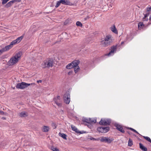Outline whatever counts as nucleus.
<instances>
[{"label": "nucleus", "mask_w": 151, "mask_h": 151, "mask_svg": "<svg viewBox=\"0 0 151 151\" xmlns=\"http://www.w3.org/2000/svg\"><path fill=\"white\" fill-rule=\"evenodd\" d=\"M61 4L65 5L71 6L72 5V3L69 0H60Z\"/></svg>", "instance_id": "11"}, {"label": "nucleus", "mask_w": 151, "mask_h": 151, "mask_svg": "<svg viewBox=\"0 0 151 151\" xmlns=\"http://www.w3.org/2000/svg\"><path fill=\"white\" fill-rule=\"evenodd\" d=\"M76 25L77 26H79L81 27L82 26V24L79 21L77 22H76Z\"/></svg>", "instance_id": "34"}, {"label": "nucleus", "mask_w": 151, "mask_h": 151, "mask_svg": "<svg viewBox=\"0 0 151 151\" xmlns=\"http://www.w3.org/2000/svg\"><path fill=\"white\" fill-rule=\"evenodd\" d=\"M1 50L2 49L0 50V55H1L2 52H4L3 51H1Z\"/></svg>", "instance_id": "45"}, {"label": "nucleus", "mask_w": 151, "mask_h": 151, "mask_svg": "<svg viewBox=\"0 0 151 151\" xmlns=\"http://www.w3.org/2000/svg\"><path fill=\"white\" fill-rule=\"evenodd\" d=\"M89 18V17L88 16H87L86 17L84 18V19L85 21H86L87 19H88Z\"/></svg>", "instance_id": "39"}, {"label": "nucleus", "mask_w": 151, "mask_h": 151, "mask_svg": "<svg viewBox=\"0 0 151 151\" xmlns=\"http://www.w3.org/2000/svg\"><path fill=\"white\" fill-rule=\"evenodd\" d=\"M79 63L80 61L79 60H74L71 63L72 65L73 66V67L75 73H77L80 69L79 66H78Z\"/></svg>", "instance_id": "5"}, {"label": "nucleus", "mask_w": 151, "mask_h": 151, "mask_svg": "<svg viewBox=\"0 0 151 151\" xmlns=\"http://www.w3.org/2000/svg\"><path fill=\"white\" fill-rule=\"evenodd\" d=\"M22 52L19 51L17 53L14 57L11 58L9 61L7 63V65L9 66H12L17 63L20 58Z\"/></svg>", "instance_id": "1"}, {"label": "nucleus", "mask_w": 151, "mask_h": 151, "mask_svg": "<svg viewBox=\"0 0 151 151\" xmlns=\"http://www.w3.org/2000/svg\"><path fill=\"white\" fill-rule=\"evenodd\" d=\"M134 135L136 137V135Z\"/></svg>", "instance_id": "54"}, {"label": "nucleus", "mask_w": 151, "mask_h": 151, "mask_svg": "<svg viewBox=\"0 0 151 151\" xmlns=\"http://www.w3.org/2000/svg\"><path fill=\"white\" fill-rule=\"evenodd\" d=\"M11 3L12 4L13 3L15 2L14 0H12L10 1Z\"/></svg>", "instance_id": "41"}, {"label": "nucleus", "mask_w": 151, "mask_h": 151, "mask_svg": "<svg viewBox=\"0 0 151 151\" xmlns=\"http://www.w3.org/2000/svg\"><path fill=\"white\" fill-rule=\"evenodd\" d=\"M128 129L133 131V132H135V133H136L140 135L137 131H136L135 129H133V128H128Z\"/></svg>", "instance_id": "35"}, {"label": "nucleus", "mask_w": 151, "mask_h": 151, "mask_svg": "<svg viewBox=\"0 0 151 151\" xmlns=\"http://www.w3.org/2000/svg\"><path fill=\"white\" fill-rule=\"evenodd\" d=\"M103 128L102 127H99L97 128V130L99 132L103 133L104 131L103 130Z\"/></svg>", "instance_id": "27"}, {"label": "nucleus", "mask_w": 151, "mask_h": 151, "mask_svg": "<svg viewBox=\"0 0 151 151\" xmlns=\"http://www.w3.org/2000/svg\"><path fill=\"white\" fill-rule=\"evenodd\" d=\"M63 99L64 102L67 104H68L70 102V93L69 92H67L63 96Z\"/></svg>", "instance_id": "7"}, {"label": "nucleus", "mask_w": 151, "mask_h": 151, "mask_svg": "<svg viewBox=\"0 0 151 151\" xmlns=\"http://www.w3.org/2000/svg\"><path fill=\"white\" fill-rule=\"evenodd\" d=\"M1 119L3 120H5L6 119V118L5 117H2Z\"/></svg>", "instance_id": "47"}, {"label": "nucleus", "mask_w": 151, "mask_h": 151, "mask_svg": "<svg viewBox=\"0 0 151 151\" xmlns=\"http://www.w3.org/2000/svg\"><path fill=\"white\" fill-rule=\"evenodd\" d=\"M85 46L84 45H83V46H82V48H83Z\"/></svg>", "instance_id": "53"}, {"label": "nucleus", "mask_w": 151, "mask_h": 151, "mask_svg": "<svg viewBox=\"0 0 151 151\" xmlns=\"http://www.w3.org/2000/svg\"><path fill=\"white\" fill-rule=\"evenodd\" d=\"M112 42L111 40H110V41H106L104 40H102L101 41V44L104 47H106L110 45Z\"/></svg>", "instance_id": "10"}, {"label": "nucleus", "mask_w": 151, "mask_h": 151, "mask_svg": "<svg viewBox=\"0 0 151 151\" xmlns=\"http://www.w3.org/2000/svg\"><path fill=\"white\" fill-rule=\"evenodd\" d=\"M151 11V7H147V12H150Z\"/></svg>", "instance_id": "37"}, {"label": "nucleus", "mask_w": 151, "mask_h": 151, "mask_svg": "<svg viewBox=\"0 0 151 151\" xmlns=\"http://www.w3.org/2000/svg\"><path fill=\"white\" fill-rule=\"evenodd\" d=\"M2 1V5H4L6 4L9 0H1Z\"/></svg>", "instance_id": "36"}, {"label": "nucleus", "mask_w": 151, "mask_h": 151, "mask_svg": "<svg viewBox=\"0 0 151 151\" xmlns=\"http://www.w3.org/2000/svg\"><path fill=\"white\" fill-rule=\"evenodd\" d=\"M12 5V4L11 3L10 1L9 2H8L5 6V7L6 8H7L10 7Z\"/></svg>", "instance_id": "30"}, {"label": "nucleus", "mask_w": 151, "mask_h": 151, "mask_svg": "<svg viewBox=\"0 0 151 151\" xmlns=\"http://www.w3.org/2000/svg\"><path fill=\"white\" fill-rule=\"evenodd\" d=\"M56 99H53V101H54L55 102L56 104L58 106H60L61 105V103H60L59 102V100L56 101Z\"/></svg>", "instance_id": "29"}, {"label": "nucleus", "mask_w": 151, "mask_h": 151, "mask_svg": "<svg viewBox=\"0 0 151 151\" xmlns=\"http://www.w3.org/2000/svg\"><path fill=\"white\" fill-rule=\"evenodd\" d=\"M82 121L84 123H86L90 125L95 123L96 122V119L94 118H85Z\"/></svg>", "instance_id": "8"}, {"label": "nucleus", "mask_w": 151, "mask_h": 151, "mask_svg": "<svg viewBox=\"0 0 151 151\" xmlns=\"http://www.w3.org/2000/svg\"><path fill=\"white\" fill-rule=\"evenodd\" d=\"M59 135L60 136L62 137L64 139H66V137H67V135H66L65 134L60 132L59 133Z\"/></svg>", "instance_id": "24"}, {"label": "nucleus", "mask_w": 151, "mask_h": 151, "mask_svg": "<svg viewBox=\"0 0 151 151\" xmlns=\"http://www.w3.org/2000/svg\"><path fill=\"white\" fill-rule=\"evenodd\" d=\"M12 48V46L10 45H9L7 46H6L5 47L2 48L1 51H3V52H4L9 50Z\"/></svg>", "instance_id": "14"}, {"label": "nucleus", "mask_w": 151, "mask_h": 151, "mask_svg": "<svg viewBox=\"0 0 151 151\" xmlns=\"http://www.w3.org/2000/svg\"><path fill=\"white\" fill-rule=\"evenodd\" d=\"M34 85V83H27L24 82H22L17 83L16 86L17 88L23 89L30 85Z\"/></svg>", "instance_id": "4"}, {"label": "nucleus", "mask_w": 151, "mask_h": 151, "mask_svg": "<svg viewBox=\"0 0 151 151\" xmlns=\"http://www.w3.org/2000/svg\"><path fill=\"white\" fill-rule=\"evenodd\" d=\"M140 135L142 136V137H143V138L147 141L148 142H151V140L150 139V138L148 137L147 136H142V135Z\"/></svg>", "instance_id": "28"}, {"label": "nucleus", "mask_w": 151, "mask_h": 151, "mask_svg": "<svg viewBox=\"0 0 151 151\" xmlns=\"http://www.w3.org/2000/svg\"><path fill=\"white\" fill-rule=\"evenodd\" d=\"M138 141H142V139H140L139 138H138Z\"/></svg>", "instance_id": "48"}, {"label": "nucleus", "mask_w": 151, "mask_h": 151, "mask_svg": "<svg viewBox=\"0 0 151 151\" xmlns=\"http://www.w3.org/2000/svg\"><path fill=\"white\" fill-rule=\"evenodd\" d=\"M56 98H57V99H58L59 100H60V96H58L57 97H55Z\"/></svg>", "instance_id": "44"}, {"label": "nucleus", "mask_w": 151, "mask_h": 151, "mask_svg": "<svg viewBox=\"0 0 151 151\" xmlns=\"http://www.w3.org/2000/svg\"><path fill=\"white\" fill-rule=\"evenodd\" d=\"M61 3V2L60 0L57 1L56 5L55 6V7L57 8L58 7Z\"/></svg>", "instance_id": "32"}, {"label": "nucleus", "mask_w": 151, "mask_h": 151, "mask_svg": "<svg viewBox=\"0 0 151 151\" xmlns=\"http://www.w3.org/2000/svg\"><path fill=\"white\" fill-rule=\"evenodd\" d=\"M49 127L46 126H44L42 129L43 132H47L49 131Z\"/></svg>", "instance_id": "23"}, {"label": "nucleus", "mask_w": 151, "mask_h": 151, "mask_svg": "<svg viewBox=\"0 0 151 151\" xmlns=\"http://www.w3.org/2000/svg\"><path fill=\"white\" fill-rule=\"evenodd\" d=\"M15 2H20L21 1V0H14Z\"/></svg>", "instance_id": "40"}, {"label": "nucleus", "mask_w": 151, "mask_h": 151, "mask_svg": "<svg viewBox=\"0 0 151 151\" xmlns=\"http://www.w3.org/2000/svg\"><path fill=\"white\" fill-rule=\"evenodd\" d=\"M117 45H113L111 47V50L106 55H108L109 56L113 55L115 52H116L117 50Z\"/></svg>", "instance_id": "9"}, {"label": "nucleus", "mask_w": 151, "mask_h": 151, "mask_svg": "<svg viewBox=\"0 0 151 151\" xmlns=\"http://www.w3.org/2000/svg\"><path fill=\"white\" fill-rule=\"evenodd\" d=\"M19 116L21 117H25L28 116V114L25 111H22L19 113Z\"/></svg>", "instance_id": "15"}, {"label": "nucleus", "mask_w": 151, "mask_h": 151, "mask_svg": "<svg viewBox=\"0 0 151 151\" xmlns=\"http://www.w3.org/2000/svg\"><path fill=\"white\" fill-rule=\"evenodd\" d=\"M150 13L148 12L147 13H146L145 14H144V17L142 18V21H147L148 20V19L147 17L149 15Z\"/></svg>", "instance_id": "16"}, {"label": "nucleus", "mask_w": 151, "mask_h": 151, "mask_svg": "<svg viewBox=\"0 0 151 151\" xmlns=\"http://www.w3.org/2000/svg\"><path fill=\"white\" fill-rule=\"evenodd\" d=\"M127 132L129 134H132L131 132H130V131H128Z\"/></svg>", "instance_id": "46"}, {"label": "nucleus", "mask_w": 151, "mask_h": 151, "mask_svg": "<svg viewBox=\"0 0 151 151\" xmlns=\"http://www.w3.org/2000/svg\"><path fill=\"white\" fill-rule=\"evenodd\" d=\"M111 31L115 33H117V29H116L115 26L114 25L113 27H111Z\"/></svg>", "instance_id": "22"}, {"label": "nucleus", "mask_w": 151, "mask_h": 151, "mask_svg": "<svg viewBox=\"0 0 151 151\" xmlns=\"http://www.w3.org/2000/svg\"><path fill=\"white\" fill-rule=\"evenodd\" d=\"M111 123V120L109 119H102L99 122L100 125L104 126L109 125Z\"/></svg>", "instance_id": "6"}, {"label": "nucleus", "mask_w": 151, "mask_h": 151, "mask_svg": "<svg viewBox=\"0 0 151 151\" xmlns=\"http://www.w3.org/2000/svg\"><path fill=\"white\" fill-rule=\"evenodd\" d=\"M128 142H132V140L131 139H129Z\"/></svg>", "instance_id": "49"}, {"label": "nucleus", "mask_w": 151, "mask_h": 151, "mask_svg": "<svg viewBox=\"0 0 151 151\" xmlns=\"http://www.w3.org/2000/svg\"><path fill=\"white\" fill-rule=\"evenodd\" d=\"M42 81L41 80H39L37 81V82L38 83H41Z\"/></svg>", "instance_id": "43"}, {"label": "nucleus", "mask_w": 151, "mask_h": 151, "mask_svg": "<svg viewBox=\"0 0 151 151\" xmlns=\"http://www.w3.org/2000/svg\"><path fill=\"white\" fill-rule=\"evenodd\" d=\"M73 65H72L71 63H69L68 64L67 66H66V68L67 69H70L71 68H73Z\"/></svg>", "instance_id": "25"}, {"label": "nucleus", "mask_w": 151, "mask_h": 151, "mask_svg": "<svg viewBox=\"0 0 151 151\" xmlns=\"http://www.w3.org/2000/svg\"><path fill=\"white\" fill-rule=\"evenodd\" d=\"M139 147L143 151H147V148L141 143H139Z\"/></svg>", "instance_id": "18"}, {"label": "nucleus", "mask_w": 151, "mask_h": 151, "mask_svg": "<svg viewBox=\"0 0 151 151\" xmlns=\"http://www.w3.org/2000/svg\"><path fill=\"white\" fill-rule=\"evenodd\" d=\"M144 27V25L143 24V22H140L138 24V28L139 29H141L143 28Z\"/></svg>", "instance_id": "20"}, {"label": "nucleus", "mask_w": 151, "mask_h": 151, "mask_svg": "<svg viewBox=\"0 0 151 151\" xmlns=\"http://www.w3.org/2000/svg\"><path fill=\"white\" fill-rule=\"evenodd\" d=\"M17 43H18L17 42V41L15 40L13 41L12 42H11L10 45H11V46H12V47L13 45Z\"/></svg>", "instance_id": "31"}, {"label": "nucleus", "mask_w": 151, "mask_h": 151, "mask_svg": "<svg viewBox=\"0 0 151 151\" xmlns=\"http://www.w3.org/2000/svg\"><path fill=\"white\" fill-rule=\"evenodd\" d=\"M54 99H56V101H57L59 100H58V99H57V98H54Z\"/></svg>", "instance_id": "51"}, {"label": "nucleus", "mask_w": 151, "mask_h": 151, "mask_svg": "<svg viewBox=\"0 0 151 151\" xmlns=\"http://www.w3.org/2000/svg\"><path fill=\"white\" fill-rule=\"evenodd\" d=\"M133 144V142H128V145L129 146H131Z\"/></svg>", "instance_id": "38"}, {"label": "nucleus", "mask_w": 151, "mask_h": 151, "mask_svg": "<svg viewBox=\"0 0 151 151\" xmlns=\"http://www.w3.org/2000/svg\"><path fill=\"white\" fill-rule=\"evenodd\" d=\"M90 139L92 141H100L101 142H112L114 140V139L112 137H102L93 138L91 137Z\"/></svg>", "instance_id": "3"}, {"label": "nucleus", "mask_w": 151, "mask_h": 151, "mask_svg": "<svg viewBox=\"0 0 151 151\" xmlns=\"http://www.w3.org/2000/svg\"><path fill=\"white\" fill-rule=\"evenodd\" d=\"M49 147L53 151H59L58 149L53 146H49Z\"/></svg>", "instance_id": "19"}, {"label": "nucleus", "mask_w": 151, "mask_h": 151, "mask_svg": "<svg viewBox=\"0 0 151 151\" xmlns=\"http://www.w3.org/2000/svg\"><path fill=\"white\" fill-rule=\"evenodd\" d=\"M0 114H4V112L3 111H0Z\"/></svg>", "instance_id": "42"}, {"label": "nucleus", "mask_w": 151, "mask_h": 151, "mask_svg": "<svg viewBox=\"0 0 151 151\" xmlns=\"http://www.w3.org/2000/svg\"><path fill=\"white\" fill-rule=\"evenodd\" d=\"M71 128L73 130L75 131L76 133L78 134H82L85 132H84L83 131H79L75 126H72Z\"/></svg>", "instance_id": "12"}, {"label": "nucleus", "mask_w": 151, "mask_h": 151, "mask_svg": "<svg viewBox=\"0 0 151 151\" xmlns=\"http://www.w3.org/2000/svg\"><path fill=\"white\" fill-rule=\"evenodd\" d=\"M68 74L69 75H70L71 74V73L70 72H69L68 73Z\"/></svg>", "instance_id": "52"}, {"label": "nucleus", "mask_w": 151, "mask_h": 151, "mask_svg": "<svg viewBox=\"0 0 151 151\" xmlns=\"http://www.w3.org/2000/svg\"><path fill=\"white\" fill-rule=\"evenodd\" d=\"M104 40L106 41H110V40H111V41H112V37L109 35H106Z\"/></svg>", "instance_id": "17"}, {"label": "nucleus", "mask_w": 151, "mask_h": 151, "mask_svg": "<svg viewBox=\"0 0 151 151\" xmlns=\"http://www.w3.org/2000/svg\"><path fill=\"white\" fill-rule=\"evenodd\" d=\"M103 128V133H106L109 131V127H102Z\"/></svg>", "instance_id": "21"}, {"label": "nucleus", "mask_w": 151, "mask_h": 151, "mask_svg": "<svg viewBox=\"0 0 151 151\" xmlns=\"http://www.w3.org/2000/svg\"><path fill=\"white\" fill-rule=\"evenodd\" d=\"M124 41H122L121 42V45H122L124 43Z\"/></svg>", "instance_id": "50"}, {"label": "nucleus", "mask_w": 151, "mask_h": 151, "mask_svg": "<svg viewBox=\"0 0 151 151\" xmlns=\"http://www.w3.org/2000/svg\"><path fill=\"white\" fill-rule=\"evenodd\" d=\"M51 126L53 128V129H54L56 128L57 127V125L54 122H52L51 124Z\"/></svg>", "instance_id": "33"}, {"label": "nucleus", "mask_w": 151, "mask_h": 151, "mask_svg": "<svg viewBox=\"0 0 151 151\" xmlns=\"http://www.w3.org/2000/svg\"><path fill=\"white\" fill-rule=\"evenodd\" d=\"M53 59L48 58L44 60L41 64V67L43 68H49L52 66Z\"/></svg>", "instance_id": "2"}, {"label": "nucleus", "mask_w": 151, "mask_h": 151, "mask_svg": "<svg viewBox=\"0 0 151 151\" xmlns=\"http://www.w3.org/2000/svg\"><path fill=\"white\" fill-rule=\"evenodd\" d=\"M23 38V37L22 36H20L18 37L15 40L17 41V42L18 43L21 41Z\"/></svg>", "instance_id": "26"}, {"label": "nucleus", "mask_w": 151, "mask_h": 151, "mask_svg": "<svg viewBox=\"0 0 151 151\" xmlns=\"http://www.w3.org/2000/svg\"><path fill=\"white\" fill-rule=\"evenodd\" d=\"M116 126V129L119 131L123 133H124L125 132L124 130L123 129V127L122 126L118 124H117Z\"/></svg>", "instance_id": "13"}]
</instances>
